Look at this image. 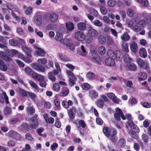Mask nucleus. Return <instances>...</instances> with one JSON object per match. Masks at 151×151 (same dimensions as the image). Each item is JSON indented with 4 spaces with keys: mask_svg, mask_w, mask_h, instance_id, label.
Returning <instances> with one entry per match:
<instances>
[{
    "mask_svg": "<svg viewBox=\"0 0 151 151\" xmlns=\"http://www.w3.org/2000/svg\"><path fill=\"white\" fill-rule=\"evenodd\" d=\"M107 53L109 57L107 58L105 61L106 65L109 66H113L115 64L114 59L117 57L115 52L111 50L108 51Z\"/></svg>",
    "mask_w": 151,
    "mask_h": 151,
    "instance_id": "1",
    "label": "nucleus"
},
{
    "mask_svg": "<svg viewBox=\"0 0 151 151\" xmlns=\"http://www.w3.org/2000/svg\"><path fill=\"white\" fill-rule=\"evenodd\" d=\"M136 62L140 67L147 70L148 73L151 72V71L149 69L147 61L146 60L144 61L141 59L138 58Z\"/></svg>",
    "mask_w": 151,
    "mask_h": 151,
    "instance_id": "2",
    "label": "nucleus"
},
{
    "mask_svg": "<svg viewBox=\"0 0 151 151\" xmlns=\"http://www.w3.org/2000/svg\"><path fill=\"white\" fill-rule=\"evenodd\" d=\"M24 128L28 130L36 129L38 126V121L37 119H34L32 118V123L30 125H28L26 123L23 124Z\"/></svg>",
    "mask_w": 151,
    "mask_h": 151,
    "instance_id": "3",
    "label": "nucleus"
},
{
    "mask_svg": "<svg viewBox=\"0 0 151 151\" xmlns=\"http://www.w3.org/2000/svg\"><path fill=\"white\" fill-rule=\"evenodd\" d=\"M74 37L76 40L79 41H83L86 38V35L82 31H78L75 32Z\"/></svg>",
    "mask_w": 151,
    "mask_h": 151,
    "instance_id": "4",
    "label": "nucleus"
},
{
    "mask_svg": "<svg viewBox=\"0 0 151 151\" xmlns=\"http://www.w3.org/2000/svg\"><path fill=\"white\" fill-rule=\"evenodd\" d=\"M116 112L114 114L115 118L118 121L121 119V117L123 120L126 119V117L124 116L122 111L119 108H116L115 109Z\"/></svg>",
    "mask_w": 151,
    "mask_h": 151,
    "instance_id": "5",
    "label": "nucleus"
},
{
    "mask_svg": "<svg viewBox=\"0 0 151 151\" xmlns=\"http://www.w3.org/2000/svg\"><path fill=\"white\" fill-rule=\"evenodd\" d=\"M31 66L33 68L38 71L44 72L45 71V68L39 63H32Z\"/></svg>",
    "mask_w": 151,
    "mask_h": 151,
    "instance_id": "6",
    "label": "nucleus"
},
{
    "mask_svg": "<svg viewBox=\"0 0 151 151\" xmlns=\"http://www.w3.org/2000/svg\"><path fill=\"white\" fill-rule=\"evenodd\" d=\"M88 34L91 37H95L99 35L98 32L92 27H89Z\"/></svg>",
    "mask_w": 151,
    "mask_h": 151,
    "instance_id": "7",
    "label": "nucleus"
},
{
    "mask_svg": "<svg viewBox=\"0 0 151 151\" xmlns=\"http://www.w3.org/2000/svg\"><path fill=\"white\" fill-rule=\"evenodd\" d=\"M34 47L36 50L35 53V55L36 56H40L41 57L45 56V52L43 49L36 46H35Z\"/></svg>",
    "mask_w": 151,
    "mask_h": 151,
    "instance_id": "8",
    "label": "nucleus"
},
{
    "mask_svg": "<svg viewBox=\"0 0 151 151\" xmlns=\"http://www.w3.org/2000/svg\"><path fill=\"white\" fill-rule=\"evenodd\" d=\"M126 126L127 128L130 127L131 129L134 130L135 132H139V129L138 127L134 124V122L131 121H129L127 123Z\"/></svg>",
    "mask_w": 151,
    "mask_h": 151,
    "instance_id": "9",
    "label": "nucleus"
},
{
    "mask_svg": "<svg viewBox=\"0 0 151 151\" xmlns=\"http://www.w3.org/2000/svg\"><path fill=\"white\" fill-rule=\"evenodd\" d=\"M8 136L16 139H19L20 138L19 134L17 132L11 130L7 133Z\"/></svg>",
    "mask_w": 151,
    "mask_h": 151,
    "instance_id": "10",
    "label": "nucleus"
},
{
    "mask_svg": "<svg viewBox=\"0 0 151 151\" xmlns=\"http://www.w3.org/2000/svg\"><path fill=\"white\" fill-rule=\"evenodd\" d=\"M151 21V18L148 17L145 19V20H140L138 22V24L142 27H144L147 24H149Z\"/></svg>",
    "mask_w": 151,
    "mask_h": 151,
    "instance_id": "11",
    "label": "nucleus"
},
{
    "mask_svg": "<svg viewBox=\"0 0 151 151\" xmlns=\"http://www.w3.org/2000/svg\"><path fill=\"white\" fill-rule=\"evenodd\" d=\"M107 96L109 98L112 99L113 101L115 103L119 104V99H117L113 93L112 92L108 93L107 94Z\"/></svg>",
    "mask_w": 151,
    "mask_h": 151,
    "instance_id": "12",
    "label": "nucleus"
},
{
    "mask_svg": "<svg viewBox=\"0 0 151 151\" xmlns=\"http://www.w3.org/2000/svg\"><path fill=\"white\" fill-rule=\"evenodd\" d=\"M130 49L132 52L134 53H135L137 52L138 46L135 42L134 41L131 42L130 43Z\"/></svg>",
    "mask_w": 151,
    "mask_h": 151,
    "instance_id": "13",
    "label": "nucleus"
},
{
    "mask_svg": "<svg viewBox=\"0 0 151 151\" xmlns=\"http://www.w3.org/2000/svg\"><path fill=\"white\" fill-rule=\"evenodd\" d=\"M78 53L83 56H86L88 55L87 52L85 47L83 45H81V46L78 51Z\"/></svg>",
    "mask_w": 151,
    "mask_h": 151,
    "instance_id": "14",
    "label": "nucleus"
},
{
    "mask_svg": "<svg viewBox=\"0 0 151 151\" xmlns=\"http://www.w3.org/2000/svg\"><path fill=\"white\" fill-rule=\"evenodd\" d=\"M0 57L7 62H10L12 60L11 58L6 55L2 51H0Z\"/></svg>",
    "mask_w": 151,
    "mask_h": 151,
    "instance_id": "15",
    "label": "nucleus"
},
{
    "mask_svg": "<svg viewBox=\"0 0 151 151\" xmlns=\"http://www.w3.org/2000/svg\"><path fill=\"white\" fill-rule=\"evenodd\" d=\"M91 58L92 60L95 63H99L101 61V58L97 53L92 55Z\"/></svg>",
    "mask_w": 151,
    "mask_h": 151,
    "instance_id": "16",
    "label": "nucleus"
},
{
    "mask_svg": "<svg viewBox=\"0 0 151 151\" xmlns=\"http://www.w3.org/2000/svg\"><path fill=\"white\" fill-rule=\"evenodd\" d=\"M77 27L80 31H83L86 28V24L83 22H80L78 23Z\"/></svg>",
    "mask_w": 151,
    "mask_h": 151,
    "instance_id": "17",
    "label": "nucleus"
},
{
    "mask_svg": "<svg viewBox=\"0 0 151 151\" xmlns=\"http://www.w3.org/2000/svg\"><path fill=\"white\" fill-rule=\"evenodd\" d=\"M89 96L92 99H95L98 96V94L96 91L92 90L89 92Z\"/></svg>",
    "mask_w": 151,
    "mask_h": 151,
    "instance_id": "18",
    "label": "nucleus"
},
{
    "mask_svg": "<svg viewBox=\"0 0 151 151\" xmlns=\"http://www.w3.org/2000/svg\"><path fill=\"white\" fill-rule=\"evenodd\" d=\"M22 50L26 53L27 57L31 58L32 55L30 54L31 50L25 46H23L22 47Z\"/></svg>",
    "mask_w": 151,
    "mask_h": 151,
    "instance_id": "19",
    "label": "nucleus"
},
{
    "mask_svg": "<svg viewBox=\"0 0 151 151\" xmlns=\"http://www.w3.org/2000/svg\"><path fill=\"white\" fill-rule=\"evenodd\" d=\"M95 76V74L91 71H89L87 73L86 76V78L89 80L94 79Z\"/></svg>",
    "mask_w": 151,
    "mask_h": 151,
    "instance_id": "20",
    "label": "nucleus"
},
{
    "mask_svg": "<svg viewBox=\"0 0 151 151\" xmlns=\"http://www.w3.org/2000/svg\"><path fill=\"white\" fill-rule=\"evenodd\" d=\"M7 69L8 68L6 64L0 58V70L4 71H6Z\"/></svg>",
    "mask_w": 151,
    "mask_h": 151,
    "instance_id": "21",
    "label": "nucleus"
},
{
    "mask_svg": "<svg viewBox=\"0 0 151 151\" xmlns=\"http://www.w3.org/2000/svg\"><path fill=\"white\" fill-rule=\"evenodd\" d=\"M34 23L37 25L40 26L42 23V19L40 15L36 16L34 19Z\"/></svg>",
    "mask_w": 151,
    "mask_h": 151,
    "instance_id": "22",
    "label": "nucleus"
},
{
    "mask_svg": "<svg viewBox=\"0 0 151 151\" xmlns=\"http://www.w3.org/2000/svg\"><path fill=\"white\" fill-rule=\"evenodd\" d=\"M139 54L140 57L145 58L147 56V52L145 49L144 48H140L139 50Z\"/></svg>",
    "mask_w": 151,
    "mask_h": 151,
    "instance_id": "23",
    "label": "nucleus"
},
{
    "mask_svg": "<svg viewBox=\"0 0 151 151\" xmlns=\"http://www.w3.org/2000/svg\"><path fill=\"white\" fill-rule=\"evenodd\" d=\"M55 40L57 41L60 42L61 44V42L63 41V37L62 34L60 32H58L56 34L55 37Z\"/></svg>",
    "mask_w": 151,
    "mask_h": 151,
    "instance_id": "24",
    "label": "nucleus"
},
{
    "mask_svg": "<svg viewBox=\"0 0 151 151\" xmlns=\"http://www.w3.org/2000/svg\"><path fill=\"white\" fill-rule=\"evenodd\" d=\"M147 74L144 73H141L138 75V77L139 81L145 80L147 78Z\"/></svg>",
    "mask_w": 151,
    "mask_h": 151,
    "instance_id": "25",
    "label": "nucleus"
},
{
    "mask_svg": "<svg viewBox=\"0 0 151 151\" xmlns=\"http://www.w3.org/2000/svg\"><path fill=\"white\" fill-rule=\"evenodd\" d=\"M58 16L56 14H51L49 17V19L52 22H56L58 19Z\"/></svg>",
    "mask_w": 151,
    "mask_h": 151,
    "instance_id": "26",
    "label": "nucleus"
},
{
    "mask_svg": "<svg viewBox=\"0 0 151 151\" xmlns=\"http://www.w3.org/2000/svg\"><path fill=\"white\" fill-rule=\"evenodd\" d=\"M66 26L68 31H70L74 29V25L71 22H67L66 23Z\"/></svg>",
    "mask_w": 151,
    "mask_h": 151,
    "instance_id": "27",
    "label": "nucleus"
},
{
    "mask_svg": "<svg viewBox=\"0 0 151 151\" xmlns=\"http://www.w3.org/2000/svg\"><path fill=\"white\" fill-rule=\"evenodd\" d=\"M27 113L30 115H33L35 112V110L33 107L29 106L27 108Z\"/></svg>",
    "mask_w": 151,
    "mask_h": 151,
    "instance_id": "28",
    "label": "nucleus"
},
{
    "mask_svg": "<svg viewBox=\"0 0 151 151\" xmlns=\"http://www.w3.org/2000/svg\"><path fill=\"white\" fill-rule=\"evenodd\" d=\"M106 41L105 42L108 45H112L114 41L113 39L109 36H106Z\"/></svg>",
    "mask_w": 151,
    "mask_h": 151,
    "instance_id": "29",
    "label": "nucleus"
},
{
    "mask_svg": "<svg viewBox=\"0 0 151 151\" xmlns=\"http://www.w3.org/2000/svg\"><path fill=\"white\" fill-rule=\"evenodd\" d=\"M116 130L115 129H114L113 130V134L110 137V139L113 142H115L117 139V138L116 136Z\"/></svg>",
    "mask_w": 151,
    "mask_h": 151,
    "instance_id": "30",
    "label": "nucleus"
},
{
    "mask_svg": "<svg viewBox=\"0 0 151 151\" xmlns=\"http://www.w3.org/2000/svg\"><path fill=\"white\" fill-rule=\"evenodd\" d=\"M103 132L105 135L109 137L110 134V130L109 128L107 127H104L103 128Z\"/></svg>",
    "mask_w": 151,
    "mask_h": 151,
    "instance_id": "31",
    "label": "nucleus"
},
{
    "mask_svg": "<svg viewBox=\"0 0 151 151\" xmlns=\"http://www.w3.org/2000/svg\"><path fill=\"white\" fill-rule=\"evenodd\" d=\"M122 40L124 41H128L130 39V36L127 33H124L121 36Z\"/></svg>",
    "mask_w": 151,
    "mask_h": 151,
    "instance_id": "32",
    "label": "nucleus"
},
{
    "mask_svg": "<svg viewBox=\"0 0 151 151\" xmlns=\"http://www.w3.org/2000/svg\"><path fill=\"white\" fill-rule=\"evenodd\" d=\"M99 52L100 55H103L105 54L106 51V47L104 46H101L99 48Z\"/></svg>",
    "mask_w": 151,
    "mask_h": 151,
    "instance_id": "33",
    "label": "nucleus"
},
{
    "mask_svg": "<svg viewBox=\"0 0 151 151\" xmlns=\"http://www.w3.org/2000/svg\"><path fill=\"white\" fill-rule=\"evenodd\" d=\"M71 43V40L70 39L68 38H64L63 39V41L61 42V45H66L67 46Z\"/></svg>",
    "mask_w": 151,
    "mask_h": 151,
    "instance_id": "34",
    "label": "nucleus"
},
{
    "mask_svg": "<svg viewBox=\"0 0 151 151\" xmlns=\"http://www.w3.org/2000/svg\"><path fill=\"white\" fill-rule=\"evenodd\" d=\"M60 59L65 61H68L70 59L66 55L63 54H60L59 55Z\"/></svg>",
    "mask_w": 151,
    "mask_h": 151,
    "instance_id": "35",
    "label": "nucleus"
},
{
    "mask_svg": "<svg viewBox=\"0 0 151 151\" xmlns=\"http://www.w3.org/2000/svg\"><path fill=\"white\" fill-rule=\"evenodd\" d=\"M98 40L100 43L101 44H105L106 41V36L100 35L98 37Z\"/></svg>",
    "mask_w": 151,
    "mask_h": 151,
    "instance_id": "36",
    "label": "nucleus"
},
{
    "mask_svg": "<svg viewBox=\"0 0 151 151\" xmlns=\"http://www.w3.org/2000/svg\"><path fill=\"white\" fill-rule=\"evenodd\" d=\"M122 49L125 52H129L128 45L126 42H123L122 44Z\"/></svg>",
    "mask_w": 151,
    "mask_h": 151,
    "instance_id": "37",
    "label": "nucleus"
},
{
    "mask_svg": "<svg viewBox=\"0 0 151 151\" xmlns=\"http://www.w3.org/2000/svg\"><path fill=\"white\" fill-rule=\"evenodd\" d=\"M76 79L77 78L76 77L70 78L69 79V85L71 86L75 85L76 84L75 81L76 80Z\"/></svg>",
    "mask_w": 151,
    "mask_h": 151,
    "instance_id": "38",
    "label": "nucleus"
},
{
    "mask_svg": "<svg viewBox=\"0 0 151 151\" xmlns=\"http://www.w3.org/2000/svg\"><path fill=\"white\" fill-rule=\"evenodd\" d=\"M90 50L92 55L97 53L96 47L93 45H91L90 46Z\"/></svg>",
    "mask_w": 151,
    "mask_h": 151,
    "instance_id": "39",
    "label": "nucleus"
},
{
    "mask_svg": "<svg viewBox=\"0 0 151 151\" xmlns=\"http://www.w3.org/2000/svg\"><path fill=\"white\" fill-rule=\"evenodd\" d=\"M9 43L10 45L13 46H17L18 44V41L17 40L14 39L10 40Z\"/></svg>",
    "mask_w": 151,
    "mask_h": 151,
    "instance_id": "40",
    "label": "nucleus"
},
{
    "mask_svg": "<svg viewBox=\"0 0 151 151\" xmlns=\"http://www.w3.org/2000/svg\"><path fill=\"white\" fill-rule=\"evenodd\" d=\"M124 61L127 63H130L132 60V58L131 57L127 54L124 55Z\"/></svg>",
    "mask_w": 151,
    "mask_h": 151,
    "instance_id": "41",
    "label": "nucleus"
},
{
    "mask_svg": "<svg viewBox=\"0 0 151 151\" xmlns=\"http://www.w3.org/2000/svg\"><path fill=\"white\" fill-rule=\"evenodd\" d=\"M48 77L52 81L54 82L55 81L56 78L52 72L48 73Z\"/></svg>",
    "mask_w": 151,
    "mask_h": 151,
    "instance_id": "42",
    "label": "nucleus"
},
{
    "mask_svg": "<svg viewBox=\"0 0 151 151\" xmlns=\"http://www.w3.org/2000/svg\"><path fill=\"white\" fill-rule=\"evenodd\" d=\"M69 93V91L68 90H66L60 92L58 96H67Z\"/></svg>",
    "mask_w": 151,
    "mask_h": 151,
    "instance_id": "43",
    "label": "nucleus"
},
{
    "mask_svg": "<svg viewBox=\"0 0 151 151\" xmlns=\"http://www.w3.org/2000/svg\"><path fill=\"white\" fill-rule=\"evenodd\" d=\"M116 4V1L115 0H109L107 2V5L109 6L113 7Z\"/></svg>",
    "mask_w": 151,
    "mask_h": 151,
    "instance_id": "44",
    "label": "nucleus"
},
{
    "mask_svg": "<svg viewBox=\"0 0 151 151\" xmlns=\"http://www.w3.org/2000/svg\"><path fill=\"white\" fill-rule=\"evenodd\" d=\"M128 68L131 70H135L137 69V66L134 63H131L128 66Z\"/></svg>",
    "mask_w": 151,
    "mask_h": 151,
    "instance_id": "45",
    "label": "nucleus"
},
{
    "mask_svg": "<svg viewBox=\"0 0 151 151\" xmlns=\"http://www.w3.org/2000/svg\"><path fill=\"white\" fill-rule=\"evenodd\" d=\"M7 7L12 11H16L17 10L15 8V6L13 4L8 3L7 5Z\"/></svg>",
    "mask_w": 151,
    "mask_h": 151,
    "instance_id": "46",
    "label": "nucleus"
},
{
    "mask_svg": "<svg viewBox=\"0 0 151 151\" xmlns=\"http://www.w3.org/2000/svg\"><path fill=\"white\" fill-rule=\"evenodd\" d=\"M96 105L99 107L101 108L104 106V104L101 99H99L97 101Z\"/></svg>",
    "mask_w": 151,
    "mask_h": 151,
    "instance_id": "47",
    "label": "nucleus"
},
{
    "mask_svg": "<svg viewBox=\"0 0 151 151\" xmlns=\"http://www.w3.org/2000/svg\"><path fill=\"white\" fill-rule=\"evenodd\" d=\"M93 24L95 26L98 27H101L102 26V22L98 20H95L93 22Z\"/></svg>",
    "mask_w": 151,
    "mask_h": 151,
    "instance_id": "48",
    "label": "nucleus"
},
{
    "mask_svg": "<svg viewBox=\"0 0 151 151\" xmlns=\"http://www.w3.org/2000/svg\"><path fill=\"white\" fill-rule=\"evenodd\" d=\"M60 89V86L59 84L55 83L53 85V89L54 91H58Z\"/></svg>",
    "mask_w": 151,
    "mask_h": 151,
    "instance_id": "49",
    "label": "nucleus"
},
{
    "mask_svg": "<svg viewBox=\"0 0 151 151\" xmlns=\"http://www.w3.org/2000/svg\"><path fill=\"white\" fill-rule=\"evenodd\" d=\"M46 59L45 58H42L38 59L37 62L38 63L42 64L45 65L47 63Z\"/></svg>",
    "mask_w": 151,
    "mask_h": 151,
    "instance_id": "50",
    "label": "nucleus"
},
{
    "mask_svg": "<svg viewBox=\"0 0 151 151\" xmlns=\"http://www.w3.org/2000/svg\"><path fill=\"white\" fill-rule=\"evenodd\" d=\"M55 28V25L52 24H48L46 27L47 30H51L54 29Z\"/></svg>",
    "mask_w": 151,
    "mask_h": 151,
    "instance_id": "51",
    "label": "nucleus"
},
{
    "mask_svg": "<svg viewBox=\"0 0 151 151\" xmlns=\"http://www.w3.org/2000/svg\"><path fill=\"white\" fill-rule=\"evenodd\" d=\"M90 85L87 83H84L82 86V88L85 90H87L90 88Z\"/></svg>",
    "mask_w": 151,
    "mask_h": 151,
    "instance_id": "52",
    "label": "nucleus"
},
{
    "mask_svg": "<svg viewBox=\"0 0 151 151\" xmlns=\"http://www.w3.org/2000/svg\"><path fill=\"white\" fill-rule=\"evenodd\" d=\"M136 132L133 131L129 132V134L133 137L135 139H137L138 137V135L136 133Z\"/></svg>",
    "mask_w": 151,
    "mask_h": 151,
    "instance_id": "53",
    "label": "nucleus"
},
{
    "mask_svg": "<svg viewBox=\"0 0 151 151\" xmlns=\"http://www.w3.org/2000/svg\"><path fill=\"white\" fill-rule=\"evenodd\" d=\"M33 8L31 6L28 7L25 11V12L26 14L28 15L30 14L32 12Z\"/></svg>",
    "mask_w": 151,
    "mask_h": 151,
    "instance_id": "54",
    "label": "nucleus"
},
{
    "mask_svg": "<svg viewBox=\"0 0 151 151\" xmlns=\"http://www.w3.org/2000/svg\"><path fill=\"white\" fill-rule=\"evenodd\" d=\"M29 97L32 99H34L36 96V95L33 93L28 91L27 96Z\"/></svg>",
    "mask_w": 151,
    "mask_h": 151,
    "instance_id": "55",
    "label": "nucleus"
},
{
    "mask_svg": "<svg viewBox=\"0 0 151 151\" xmlns=\"http://www.w3.org/2000/svg\"><path fill=\"white\" fill-rule=\"evenodd\" d=\"M68 114L70 118L71 119H73L75 116V114L72 111V110H69Z\"/></svg>",
    "mask_w": 151,
    "mask_h": 151,
    "instance_id": "56",
    "label": "nucleus"
},
{
    "mask_svg": "<svg viewBox=\"0 0 151 151\" xmlns=\"http://www.w3.org/2000/svg\"><path fill=\"white\" fill-rule=\"evenodd\" d=\"M24 71L26 74L30 75L31 73L32 70L28 67H26L24 69Z\"/></svg>",
    "mask_w": 151,
    "mask_h": 151,
    "instance_id": "57",
    "label": "nucleus"
},
{
    "mask_svg": "<svg viewBox=\"0 0 151 151\" xmlns=\"http://www.w3.org/2000/svg\"><path fill=\"white\" fill-rule=\"evenodd\" d=\"M11 112V109L8 107H6L4 111V113L6 115H9Z\"/></svg>",
    "mask_w": 151,
    "mask_h": 151,
    "instance_id": "58",
    "label": "nucleus"
},
{
    "mask_svg": "<svg viewBox=\"0 0 151 151\" xmlns=\"http://www.w3.org/2000/svg\"><path fill=\"white\" fill-rule=\"evenodd\" d=\"M127 14L130 17H132L134 15L133 11L131 9H129L127 10Z\"/></svg>",
    "mask_w": 151,
    "mask_h": 151,
    "instance_id": "59",
    "label": "nucleus"
},
{
    "mask_svg": "<svg viewBox=\"0 0 151 151\" xmlns=\"http://www.w3.org/2000/svg\"><path fill=\"white\" fill-rule=\"evenodd\" d=\"M132 29L134 31L138 32L141 30V28L138 25H135L132 27Z\"/></svg>",
    "mask_w": 151,
    "mask_h": 151,
    "instance_id": "60",
    "label": "nucleus"
},
{
    "mask_svg": "<svg viewBox=\"0 0 151 151\" xmlns=\"http://www.w3.org/2000/svg\"><path fill=\"white\" fill-rule=\"evenodd\" d=\"M54 121V119L52 117L49 118L45 120L46 123L47 124H52L53 123Z\"/></svg>",
    "mask_w": 151,
    "mask_h": 151,
    "instance_id": "61",
    "label": "nucleus"
},
{
    "mask_svg": "<svg viewBox=\"0 0 151 151\" xmlns=\"http://www.w3.org/2000/svg\"><path fill=\"white\" fill-rule=\"evenodd\" d=\"M29 83L31 86L33 88L37 89V84L32 81H29Z\"/></svg>",
    "mask_w": 151,
    "mask_h": 151,
    "instance_id": "62",
    "label": "nucleus"
},
{
    "mask_svg": "<svg viewBox=\"0 0 151 151\" xmlns=\"http://www.w3.org/2000/svg\"><path fill=\"white\" fill-rule=\"evenodd\" d=\"M26 139L29 141H32L33 140V138L32 137L31 134L29 133H27L25 135Z\"/></svg>",
    "mask_w": 151,
    "mask_h": 151,
    "instance_id": "63",
    "label": "nucleus"
},
{
    "mask_svg": "<svg viewBox=\"0 0 151 151\" xmlns=\"http://www.w3.org/2000/svg\"><path fill=\"white\" fill-rule=\"evenodd\" d=\"M23 151H31V147L28 144H26L25 147L22 149Z\"/></svg>",
    "mask_w": 151,
    "mask_h": 151,
    "instance_id": "64",
    "label": "nucleus"
}]
</instances>
